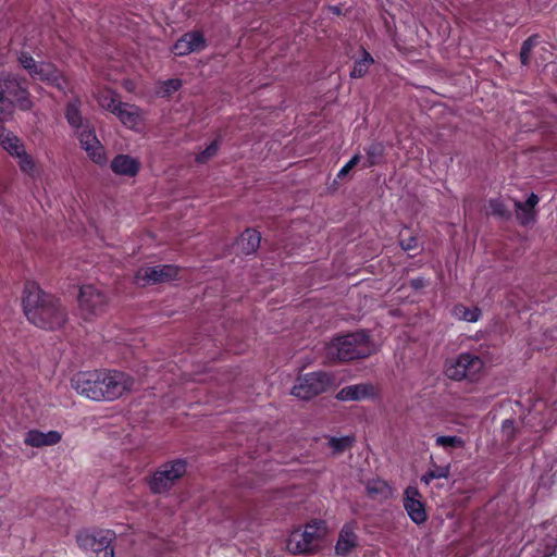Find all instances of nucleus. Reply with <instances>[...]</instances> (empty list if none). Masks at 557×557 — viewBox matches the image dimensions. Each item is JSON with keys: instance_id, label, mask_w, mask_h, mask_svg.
I'll list each match as a JSON object with an SVG mask.
<instances>
[{"instance_id": "17", "label": "nucleus", "mask_w": 557, "mask_h": 557, "mask_svg": "<svg viewBox=\"0 0 557 557\" xmlns=\"http://www.w3.org/2000/svg\"><path fill=\"white\" fill-rule=\"evenodd\" d=\"M112 172L119 176L135 177L140 170V162L128 154H116L111 161Z\"/></svg>"}, {"instance_id": "30", "label": "nucleus", "mask_w": 557, "mask_h": 557, "mask_svg": "<svg viewBox=\"0 0 557 557\" xmlns=\"http://www.w3.org/2000/svg\"><path fill=\"white\" fill-rule=\"evenodd\" d=\"M182 79L180 78H169L161 83L158 95L162 98H169L174 92L181 89L182 87Z\"/></svg>"}, {"instance_id": "1", "label": "nucleus", "mask_w": 557, "mask_h": 557, "mask_svg": "<svg viewBox=\"0 0 557 557\" xmlns=\"http://www.w3.org/2000/svg\"><path fill=\"white\" fill-rule=\"evenodd\" d=\"M72 387L82 396L95 401H112L132 391L134 379L117 370L81 371L71 380Z\"/></svg>"}, {"instance_id": "40", "label": "nucleus", "mask_w": 557, "mask_h": 557, "mask_svg": "<svg viewBox=\"0 0 557 557\" xmlns=\"http://www.w3.org/2000/svg\"><path fill=\"white\" fill-rule=\"evenodd\" d=\"M11 113V101L4 95H0V121Z\"/></svg>"}, {"instance_id": "34", "label": "nucleus", "mask_w": 557, "mask_h": 557, "mask_svg": "<svg viewBox=\"0 0 557 557\" xmlns=\"http://www.w3.org/2000/svg\"><path fill=\"white\" fill-rule=\"evenodd\" d=\"M488 210L492 215H497L504 219H508L510 216V211L507 209L504 201L497 198L488 200Z\"/></svg>"}, {"instance_id": "16", "label": "nucleus", "mask_w": 557, "mask_h": 557, "mask_svg": "<svg viewBox=\"0 0 557 557\" xmlns=\"http://www.w3.org/2000/svg\"><path fill=\"white\" fill-rule=\"evenodd\" d=\"M178 275V268L173 264H163L156 267H147L138 272L137 277L151 283L168 282L176 278Z\"/></svg>"}, {"instance_id": "22", "label": "nucleus", "mask_w": 557, "mask_h": 557, "mask_svg": "<svg viewBox=\"0 0 557 557\" xmlns=\"http://www.w3.org/2000/svg\"><path fill=\"white\" fill-rule=\"evenodd\" d=\"M98 103L102 109L113 114H115L119 108H123V102L121 101L119 94L111 89H106L99 92Z\"/></svg>"}, {"instance_id": "13", "label": "nucleus", "mask_w": 557, "mask_h": 557, "mask_svg": "<svg viewBox=\"0 0 557 557\" xmlns=\"http://www.w3.org/2000/svg\"><path fill=\"white\" fill-rule=\"evenodd\" d=\"M30 77L57 88L64 95L70 90L69 78L53 63L42 61Z\"/></svg>"}, {"instance_id": "38", "label": "nucleus", "mask_w": 557, "mask_h": 557, "mask_svg": "<svg viewBox=\"0 0 557 557\" xmlns=\"http://www.w3.org/2000/svg\"><path fill=\"white\" fill-rule=\"evenodd\" d=\"M399 245H400L401 249L405 251L413 250L418 247V238L412 235L405 237L404 234L401 233L400 239H399Z\"/></svg>"}, {"instance_id": "8", "label": "nucleus", "mask_w": 557, "mask_h": 557, "mask_svg": "<svg viewBox=\"0 0 557 557\" xmlns=\"http://www.w3.org/2000/svg\"><path fill=\"white\" fill-rule=\"evenodd\" d=\"M333 384V377L324 371H314L299 375L292 394L300 399H311L326 392Z\"/></svg>"}, {"instance_id": "24", "label": "nucleus", "mask_w": 557, "mask_h": 557, "mask_svg": "<svg viewBox=\"0 0 557 557\" xmlns=\"http://www.w3.org/2000/svg\"><path fill=\"white\" fill-rule=\"evenodd\" d=\"M0 145L11 156L17 153L24 145L13 133L9 132L4 126L0 125Z\"/></svg>"}, {"instance_id": "35", "label": "nucleus", "mask_w": 557, "mask_h": 557, "mask_svg": "<svg viewBox=\"0 0 557 557\" xmlns=\"http://www.w3.org/2000/svg\"><path fill=\"white\" fill-rule=\"evenodd\" d=\"M18 62L22 65V67L27 71L29 76H32L34 75V73H36L38 65L42 61H36L28 52H21L18 57Z\"/></svg>"}, {"instance_id": "29", "label": "nucleus", "mask_w": 557, "mask_h": 557, "mask_svg": "<svg viewBox=\"0 0 557 557\" xmlns=\"http://www.w3.org/2000/svg\"><path fill=\"white\" fill-rule=\"evenodd\" d=\"M354 442V436H332L329 440V446L333 449L335 454H342L345 450L349 449L352 446Z\"/></svg>"}, {"instance_id": "25", "label": "nucleus", "mask_w": 557, "mask_h": 557, "mask_svg": "<svg viewBox=\"0 0 557 557\" xmlns=\"http://www.w3.org/2000/svg\"><path fill=\"white\" fill-rule=\"evenodd\" d=\"M14 157L18 159V166L21 171L30 177H35L37 173L36 163L33 157L25 151L24 147L15 153Z\"/></svg>"}, {"instance_id": "18", "label": "nucleus", "mask_w": 557, "mask_h": 557, "mask_svg": "<svg viewBox=\"0 0 557 557\" xmlns=\"http://www.w3.org/2000/svg\"><path fill=\"white\" fill-rule=\"evenodd\" d=\"M62 434L59 431H48L41 432L39 430H29L25 434L24 443L30 447H44V446H53L61 442Z\"/></svg>"}, {"instance_id": "33", "label": "nucleus", "mask_w": 557, "mask_h": 557, "mask_svg": "<svg viewBox=\"0 0 557 557\" xmlns=\"http://www.w3.org/2000/svg\"><path fill=\"white\" fill-rule=\"evenodd\" d=\"M435 444L444 448H462L465 446V441L456 435H440L436 437Z\"/></svg>"}, {"instance_id": "9", "label": "nucleus", "mask_w": 557, "mask_h": 557, "mask_svg": "<svg viewBox=\"0 0 557 557\" xmlns=\"http://www.w3.org/2000/svg\"><path fill=\"white\" fill-rule=\"evenodd\" d=\"M187 463L184 459H176L162 465L148 480L153 494L168 492L174 483L186 472Z\"/></svg>"}, {"instance_id": "15", "label": "nucleus", "mask_w": 557, "mask_h": 557, "mask_svg": "<svg viewBox=\"0 0 557 557\" xmlns=\"http://www.w3.org/2000/svg\"><path fill=\"white\" fill-rule=\"evenodd\" d=\"M356 530V521H350L343 525L335 545L336 555L345 557L358 546V535Z\"/></svg>"}, {"instance_id": "26", "label": "nucleus", "mask_w": 557, "mask_h": 557, "mask_svg": "<svg viewBox=\"0 0 557 557\" xmlns=\"http://www.w3.org/2000/svg\"><path fill=\"white\" fill-rule=\"evenodd\" d=\"M454 314L467 322H476L482 315V312L476 307L471 309L465 305L459 304L454 307Z\"/></svg>"}, {"instance_id": "31", "label": "nucleus", "mask_w": 557, "mask_h": 557, "mask_svg": "<svg viewBox=\"0 0 557 557\" xmlns=\"http://www.w3.org/2000/svg\"><path fill=\"white\" fill-rule=\"evenodd\" d=\"M366 488H367L368 495L370 497L374 498L376 496H386L387 491H388V485L385 481L375 479V480H370L367 483Z\"/></svg>"}, {"instance_id": "10", "label": "nucleus", "mask_w": 557, "mask_h": 557, "mask_svg": "<svg viewBox=\"0 0 557 557\" xmlns=\"http://www.w3.org/2000/svg\"><path fill=\"white\" fill-rule=\"evenodd\" d=\"M0 95H4L11 101L16 102L22 110H28L32 107L27 82L15 74L0 71Z\"/></svg>"}, {"instance_id": "28", "label": "nucleus", "mask_w": 557, "mask_h": 557, "mask_svg": "<svg viewBox=\"0 0 557 557\" xmlns=\"http://www.w3.org/2000/svg\"><path fill=\"white\" fill-rule=\"evenodd\" d=\"M449 474H450V466L449 465H447V466L433 465V468L430 469L428 472H425L421 476V482L429 485L432 482V480L447 479L449 476Z\"/></svg>"}, {"instance_id": "42", "label": "nucleus", "mask_w": 557, "mask_h": 557, "mask_svg": "<svg viewBox=\"0 0 557 557\" xmlns=\"http://www.w3.org/2000/svg\"><path fill=\"white\" fill-rule=\"evenodd\" d=\"M426 284L428 282L423 276H418L410 280V286L416 290L422 289L426 286Z\"/></svg>"}, {"instance_id": "14", "label": "nucleus", "mask_w": 557, "mask_h": 557, "mask_svg": "<svg viewBox=\"0 0 557 557\" xmlns=\"http://www.w3.org/2000/svg\"><path fill=\"white\" fill-rule=\"evenodd\" d=\"M208 47L202 30L194 29L183 34L172 46V53L176 57H185L194 52H201Z\"/></svg>"}, {"instance_id": "43", "label": "nucleus", "mask_w": 557, "mask_h": 557, "mask_svg": "<svg viewBox=\"0 0 557 557\" xmlns=\"http://www.w3.org/2000/svg\"><path fill=\"white\" fill-rule=\"evenodd\" d=\"M330 10H331V12H332L333 14H335V15H341V14H342V10H341V8H339V7H337V5H333V7H331V8H330Z\"/></svg>"}, {"instance_id": "39", "label": "nucleus", "mask_w": 557, "mask_h": 557, "mask_svg": "<svg viewBox=\"0 0 557 557\" xmlns=\"http://www.w3.org/2000/svg\"><path fill=\"white\" fill-rule=\"evenodd\" d=\"M360 156L355 154L337 173L338 178H344L358 163Z\"/></svg>"}, {"instance_id": "41", "label": "nucleus", "mask_w": 557, "mask_h": 557, "mask_svg": "<svg viewBox=\"0 0 557 557\" xmlns=\"http://www.w3.org/2000/svg\"><path fill=\"white\" fill-rule=\"evenodd\" d=\"M502 426H503L504 433L507 434V440L512 441L515 437L513 421L510 419L504 420Z\"/></svg>"}, {"instance_id": "23", "label": "nucleus", "mask_w": 557, "mask_h": 557, "mask_svg": "<svg viewBox=\"0 0 557 557\" xmlns=\"http://www.w3.org/2000/svg\"><path fill=\"white\" fill-rule=\"evenodd\" d=\"M114 115L129 128L135 127L139 122L138 108L126 102H123V108H119Z\"/></svg>"}, {"instance_id": "11", "label": "nucleus", "mask_w": 557, "mask_h": 557, "mask_svg": "<svg viewBox=\"0 0 557 557\" xmlns=\"http://www.w3.org/2000/svg\"><path fill=\"white\" fill-rule=\"evenodd\" d=\"M78 305L83 318L89 320L101 313L107 305L106 295L94 285H83L79 289Z\"/></svg>"}, {"instance_id": "6", "label": "nucleus", "mask_w": 557, "mask_h": 557, "mask_svg": "<svg viewBox=\"0 0 557 557\" xmlns=\"http://www.w3.org/2000/svg\"><path fill=\"white\" fill-rule=\"evenodd\" d=\"M323 521L312 520L305 529L295 530L287 540V548L295 555H309L319 548Z\"/></svg>"}, {"instance_id": "32", "label": "nucleus", "mask_w": 557, "mask_h": 557, "mask_svg": "<svg viewBox=\"0 0 557 557\" xmlns=\"http://www.w3.org/2000/svg\"><path fill=\"white\" fill-rule=\"evenodd\" d=\"M536 44L537 36H530L522 42L520 49V62L522 65H528L530 63L531 52Z\"/></svg>"}, {"instance_id": "2", "label": "nucleus", "mask_w": 557, "mask_h": 557, "mask_svg": "<svg viewBox=\"0 0 557 557\" xmlns=\"http://www.w3.org/2000/svg\"><path fill=\"white\" fill-rule=\"evenodd\" d=\"M23 308L27 320L40 329L55 330L66 321V311L59 299L45 293L35 282L25 284Z\"/></svg>"}, {"instance_id": "7", "label": "nucleus", "mask_w": 557, "mask_h": 557, "mask_svg": "<svg viewBox=\"0 0 557 557\" xmlns=\"http://www.w3.org/2000/svg\"><path fill=\"white\" fill-rule=\"evenodd\" d=\"M114 539L111 530L83 531L77 535V543L90 557H114Z\"/></svg>"}, {"instance_id": "27", "label": "nucleus", "mask_w": 557, "mask_h": 557, "mask_svg": "<svg viewBox=\"0 0 557 557\" xmlns=\"http://www.w3.org/2000/svg\"><path fill=\"white\" fill-rule=\"evenodd\" d=\"M384 146L381 143H372L367 149V162L363 168H372L381 162Z\"/></svg>"}, {"instance_id": "19", "label": "nucleus", "mask_w": 557, "mask_h": 557, "mask_svg": "<svg viewBox=\"0 0 557 557\" xmlns=\"http://www.w3.org/2000/svg\"><path fill=\"white\" fill-rule=\"evenodd\" d=\"M261 236L257 230L247 228L236 240L237 249L248 256L255 253L260 246Z\"/></svg>"}, {"instance_id": "36", "label": "nucleus", "mask_w": 557, "mask_h": 557, "mask_svg": "<svg viewBox=\"0 0 557 557\" xmlns=\"http://www.w3.org/2000/svg\"><path fill=\"white\" fill-rule=\"evenodd\" d=\"M539 196L532 193L524 202L516 201L515 206L518 210H521L525 214L533 216V210L535 206L539 203Z\"/></svg>"}, {"instance_id": "3", "label": "nucleus", "mask_w": 557, "mask_h": 557, "mask_svg": "<svg viewBox=\"0 0 557 557\" xmlns=\"http://www.w3.org/2000/svg\"><path fill=\"white\" fill-rule=\"evenodd\" d=\"M65 119L70 126L76 131L81 147L86 151L89 159L100 166L106 165L108 158L104 147L98 139L95 128L90 125L89 121L84 123L81 113V100L78 98L71 100L66 104Z\"/></svg>"}, {"instance_id": "5", "label": "nucleus", "mask_w": 557, "mask_h": 557, "mask_svg": "<svg viewBox=\"0 0 557 557\" xmlns=\"http://www.w3.org/2000/svg\"><path fill=\"white\" fill-rule=\"evenodd\" d=\"M484 370V361L473 352H461L445 364V374L454 381H478Z\"/></svg>"}, {"instance_id": "21", "label": "nucleus", "mask_w": 557, "mask_h": 557, "mask_svg": "<svg viewBox=\"0 0 557 557\" xmlns=\"http://www.w3.org/2000/svg\"><path fill=\"white\" fill-rule=\"evenodd\" d=\"M374 64V59L370 52L366 50L364 47L359 48V57L354 60V65L350 71L351 78H361L363 77L371 65Z\"/></svg>"}, {"instance_id": "12", "label": "nucleus", "mask_w": 557, "mask_h": 557, "mask_svg": "<svg viewBox=\"0 0 557 557\" xmlns=\"http://www.w3.org/2000/svg\"><path fill=\"white\" fill-rule=\"evenodd\" d=\"M403 505L412 522L420 525L428 520L422 495L417 486L409 485L404 491Z\"/></svg>"}, {"instance_id": "20", "label": "nucleus", "mask_w": 557, "mask_h": 557, "mask_svg": "<svg viewBox=\"0 0 557 557\" xmlns=\"http://www.w3.org/2000/svg\"><path fill=\"white\" fill-rule=\"evenodd\" d=\"M373 395V386L370 384H357L346 386L337 395L342 400H361Z\"/></svg>"}, {"instance_id": "37", "label": "nucleus", "mask_w": 557, "mask_h": 557, "mask_svg": "<svg viewBox=\"0 0 557 557\" xmlns=\"http://www.w3.org/2000/svg\"><path fill=\"white\" fill-rule=\"evenodd\" d=\"M219 150V140L214 139L209 146L206 147L200 153L197 154L196 161L198 163H206L209 159L214 157Z\"/></svg>"}, {"instance_id": "4", "label": "nucleus", "mask_w": 557, "mask_h": 557, "mask_svg": "<svg viewBox=\"0 0 557 557\" xmlns=\"http://www.w3.org/2000/svg\"><path fill=\"white\" fill-rule=\"evenodd\" d=\"M374 344L370 335L364 331L337 336L325 347L326 358L333 362H349L364 359L374 354Z\"/></svg>"}]
</instances>
